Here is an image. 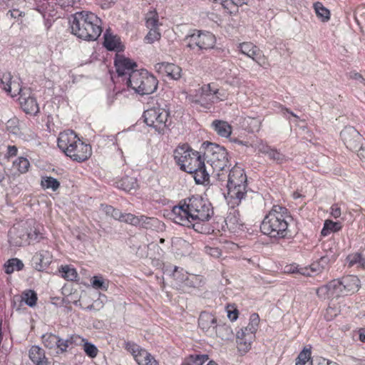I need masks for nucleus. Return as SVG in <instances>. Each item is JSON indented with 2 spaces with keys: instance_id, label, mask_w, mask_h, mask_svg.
Wrapping results in <instances>:
<instances>
[{
  "instance_id": "f257e3e1",
  "label": "nucleus",
  "mask_w": 365,
  "mask_h": 365,
  "mask_svg": "<svg viewBox=\"0 0 365 365\" xmlns=\"http://www.w3.org/2000/svg\"><path fill=\"white\" fill-rule=\"evenodd\" d=\"M170 215L175 223L202 232L203 227L201 222L210 220L213 215V210L210 202L196 195L180 202L173 208Z\"/></svg>"
},
{
  "instance_id": "f03ea898",
  "label": "nucleus",
  "mask_w": 365,
  "mask_h": 365,
  "mask_svg": "<svg viewBox=\"0 0 365 365\" xmlns=\"http://www.w3.org/2000/svg\"><path fill=\"white\" fill-rule=\"evenodd\" d=\"M174 158L182 170L194 175L197 184L208 182L210 170L205 166L199 153L194 151L187 144L175 148Z\"/></svg>"
},
{
  "instance_id": "7ed1b4c3",
  "label": "nucleus",
  "mask_w": 365,
  "mask_h": 365,
  "mask_svg": "<svg viewBox=\"0 0 365 365\" xmlns=\"http://www.w3.org/2000/svg\"><path fill=\"white\" fill-rule=\"evenodd\" d=\"M71 32L86 41H95L102 32L101 19L92 12H76L70 20Z\"/></svg>"
},
{
  "instance_id": "20e7f679",
  "label": "nucleus",
  "mask_w": 365,
  "mask_h": 365,
  "mask_svg": "<svg viewBox=\"0 0 365 365\" xmlns=\"http://www.w3.org/2000/svg\"><path fill=\"white\" fill-rule=\"evenodd\" d=\"M204 153L202 160H206L208 170H210V175L219 181L224 180L227 177L228 166L227 152L224 147L212 143H204L202 144Z\"/></svg>"
},
{
  "instance_id": "39448f33",
  "label": "nucleus",
  "mask_w": 365,
  "mask_h": 365,
  "mask_svg": "<svg viewBox=\"0 0 365 365\" xmlns=\"http://www.w3.org/2000/svg\"><path fill=\"white\" fill-rule=\"evenodd\" d=\"M288 215L287 209L279 205H274L264 217L260 229L262 233L271 237L283 238L288 234Z\"/></svg>"
},
{
  "instance_id": "423d86ee",
  "label": "nucleus",
  "mask_w": 365,
  "mask_h": 365,
  "mask_svg": "<svg viewBox=\"0 0 365 365\" xmlns=\"http://www.w3.org/2000/svg\"><path fill=\"white\" fill-rule=\"evenodd\" d=\"M227 204L232 208L238 206L246 197L247 192V176L240 167L232 168L227 175Z\"/></svg>"
},
{
  "instance_id": "0eeeda50",
  "label": "nucleus",
  "mask_w": 365,
  "mask_h": 365,
  "mask_svg": "<svg viewBox=\"0 0 365 365\" xmlns=\"http://www.w3.org/2000/svg\"><path fill=\"white\" fill-rule=\"evenodd\" d=\"M126 84L135 93L143 96L154 93L158 88V81L153 74L142 69L133 71L128 78Z\"/></svg>"
},
{
  "instance_id": "6e6552de",
  "label": "nucleus",
  "mask_w": 365,
  "mask_h": 365,
  "mask_svg": "<svg viewBox=\"0 0 365 365\" xmlns=\"http://www.w3.org/2000/svg\"><path fill=\"white\" fill-rule=\"evenodd\" d=\"M168 117L169 112L160 106L148 108L143 113L145 123L158 133H165L168 128Z\"/></svg>"
},
{
  "instance_id": "1a4fd4ad",
  "label": "nucleus",
  "mask_w": 365,
  "mask_h": 365,
  "mask_svg": "<svg viewBox=\"0 0 365 365\" xmlns=\"http://www.w3.org/2000/svg\"><path fill=\"white\" fill-rule=\"evenodd\" d=\"M184 42L186 47L193 51H207L213 48L216 43L215 36L210 32L197 31L187 36Z\"/></svg>"
},
{
  "instance_id": "9d476101",
  "label": "nucleus",
  "mask_w": 365,
  "mask_h": 365,
  "mask_svg": "<svg viewBox=\"0 0 365 365\" xmlns=\"http://www.w3.org/2000/svg\"><path fill=\"white\" fill-rule=\"evenodd\" d=\"M218 93L219 89L216 88L213 84L205 85L198 91L192 102L204 108H209L212 103L222 99L217 96Z\"/></svg>"
},
{
  "instance_id": "9b49d317",
  "label": "nucleus",
  "mask_w": 365,
  "mask_h": 365,
  "mask_svg": "<svg viewBox=\"0 0 365 365\" xmlns=\"http://www.w3.org/2000/svg\"><path fill=\"white\" fill-rule=\"evenodd\" d=\"M125 349L133 355L138 365H160L151 354L134 343L127 342Z\"/></svg>"
},
{
  "instance_id": "f8f14e48",
  "label": "nucleus",
  "mask_w": 365,
  "mask_h": 365,
  "mask_svg": "<svg viewBox=\"0 0 365 365\" xmlns=\"http://www.w3.org/2000/svg\"><path fill=\"white\" fill-rule=\"evenodd\" d=\"M240 52L252 58L260 66L267 65V60L263 52L255 44L251 42H243L238 46Z\"/></svg>"
},
{
  "instance_id": "ddd939ff",
  "label": "nucleus",
  "mask_w": 365,
  "mask_h": 365,
  "mask_svg": "<svg viewBox=\"0 0 365 365\" xmlns=\"http://www.w3.org/2000/svg\"><path fill=\"white\" fill-rule=\"evenodd\" d=\"M217 317L208 312H202L198 319L200 329L208 336L215 337L218 325Z\"/></svg>"
},
{
  "instance_id": "4468645a",
  "label": "nucleus",
  "mask_w": 365,
  "mask_h": 365,
  "mask_svg": "<svg viewBox=\"0 0 365 365\" xmlns=\"http://www.w3.org/2000/svg\"><path fill=\"white\" fill-rule=\"evenodd\" d=\"M32 237V234L21 225H14L9 232V242L13 246L21 247L29 243V239Z\"/></svg>"
},
{
  "instance_id": "2eb2a0df",
  "label": "nucleus",
  "mask_w": 365,
  "mask_h": 365,
  "mask_svg": "<svg viewBox=\"0 0 365 365\" xmlns=\"http://www.w3.org/2000/svg\"><path fill=\"white\" fill-rule=\"evenodd\" d=\"M334 280L338 282L336 287L339 296L356 292L360 282L359 278L355 275H347Z\"/></svg>"
},
{
  "instance_id": "dca6fc26",
  "label": "nucleus",
  "mask_w": 365,
  "mask_h": 365,
  "mask_svg": "<svg viewBox=\"0 0 365 365\" xmlns=\"http://www.w3.org/2000/svg\"><path fill=\"white\" fill-rule=\"evenodd\" d=\"M91 147L78 138L73 147L68 149L65 154L73 160L83 162L91 155Z\"/></svg>"
},
{
  "instance_id": "f3484780",
  "label": "nucleus",
  "mask_w": 365,
  "mask_h": 365,
  "mask_svg": "<svg viewBox=\"0 0 365 365\" xmlns=\"http://www.w3.org/2000/svg\"><path fill=\"white\" fill-rule=\"evenodd\" d=\"M340 136L346 147L351 150H357L360 145L361 136L353 127H346L340 133Z\"/></svg>"
},
{
  "instance_id": "a211bd4d",
  "label": "nucleus",
  "mask_w": 365,
  "mask_h": 365,
  "mask_svg": "<svg viewBox=\"0 0 365 365\" xmlns=\"http://www.w3.org/2000/svg\"><path fill=\"white\" fill-rule=\"evenodd\" d=\"M114 65L116 72L119 76L125 75H128L130 76V74L133 71H136L135 70V68L137 67V64L134 61L119 53L115 54Z\"/></svg>"
},
{
  "instance_id": "6ab92c4d",
  "label": "nucleus",
  "mask_w": 365,
  "mask_h": 365,
  "mask_svg": "<svg viewBox=\"0 0 365 365\" xmlns=\"http://www.w3.org/2000/svg\"><path fill=\"white\" fill-rule=\"evenodd\" d=\"M78 139L77 135L73 130L63 131L58 138V146L64 153H66L68 149L73 147Z\"/></svg>"
},
{
  "instance_id": "aec40b11",
  "label": "nucleus",
  "mask_w": 365,
  "mask_h": 365,
  "mask_svg": "<svg viewBox=\"0 0 365 365\" xmlns=\"http://www.w3.org/2000/svg\"><path fill=\"white\" fill-rule=\"evenodd\" d=\"M155 69L158 73H165L174 80H178L181 78L182 69L174 63H158L155 65Z\"/></svg>"
},
{
  "instance_id": "412c9836",
  "label": "nucleus",
  "mask_w": 365,
  "mask_h": 365,
  "mask_svg": "<svg viewBox=\"0 0 365 365\" xmlns=\"http://www.w3.org/2000/svg\"><path fill=\"white\" fill-rule=\"evenodd\" d=\"M19 100L21 108L26 113L35 115L38 113V105L36 99L33 96H31L29 91L21 94Z\"/></svg>"
},
{
  "instance_id": "4be33fe9",
  "label": "nucleus",
  "mask_w": 365,
  "mask_h": 365,
  "mask_svg": "<svg viewBox=\"0 0 365 365\" xmlns=\"http://www.w3.org/2000/svg\"><path fill=\"white\" fill-rule=\"evenodd\" d=\"M336 284H338V282L332 280L327 284L318 288L316 292L318 297L322 299H327L339 297Z\"/></svg>"
},
{
  "instance_id": "5701e85b",
  "label": "nucleus",
  "mask_w": 365,
  "mask_h": 365,
  "mask_svg": "<svg viewBox=\"0 0 365 365\" xmlns=\"http://www.w3.org/2000/svg\"><path fill=\"white\" fill-rule=\"evenodd\" d=\"M35 268L41 271L47 267L51 262V256L48 251L41 250L36 252L32 258Z\"/></svg>"
},
{
  "instance_id": "b1692460",
  "label": "nucleus",
  "mask_w": 365,
  "mask_h": 365,
  "mask_svg": "<svg viewBox=\"0 0 365 365\" xmlns=\"http://www.w3.org/2000/svg\"><path fill=\"white\" fill-rule=\"evenodd\" d=\"M255 338V335H249L240 331L237 333V343L240 351L246 353L251 347V344Z\"/></svg>"
},
{
  "instance_id": "393cba45",
  "label": "nucleus",
  "mask_w": 365,
  "mask_h": 365,
  "mask_svg": "<svg viewBox=\"0 0 365 365\" xmlns=\"http://www.w3.org/2000/svg\"><path fill=\"white\" fill-rule=\"evenodd\" d=\"M84 339L78 335H72L66 339L59 338L57 348L60 349L61 352H65L70 346L81 345Z\"/></svg>"
},
{
  "instance_id": "a878e982",
  "label": "nucleus",
  "mask_w": 365,
  "mask_h": 365,
  "mask_svg": "<svg viewBox=\"0 0 365 365\" xmlns=\"http://www.w3.org/2000/svg\"><path fill=\"white\" fill-rule=\"evenodd\" d=\"M212 126L221 137L228 138L232 133V127L226 121L215 120L212 122Z\"/></svg>"
},
{
  "instance_id": "bb28decb",
  "label": "nucleus",
  "mask_w": 365,
  "mask_h": 365,
  "mask_svg": "<svg viewBox=\"0 0 365 365\" xmlns=\"http://www.w3.org/2000/svg\"><path fill=\"white\" fill-rule=\"evenodd\" d=\"M104 46L110 51H120L122 46L120 45V41L118 37L111 34L106 32L104 34Z\"/></svg>"
},
{
  "instance_id": "cd10ccee",
  "label": "nucleus",
  "mask_w": 365,
  "mask_h": 365,
  "mask_svg": "<svg viewBox=\"0 0 365 365\" xmlns=\"http://www.w3.org/2000/svg\"><path fill=\"white\" fill-rule=\"evenodd\" d=\"M116 184L118 187L126 192L135 190L138 187L136 178L129 176L123 178L117 182Z\"/></svg>"
},
{
  "instance_id": "c85d7f7f",
  "label": "nucleus",
  "mask_w": 365,
  "mask_h": 365,
  "mask_svg": "<svg viewBox=\"0 0 365 365\" xmlns=\"http://www.w3.org/2000/svg\"><path fill=\"white\" fill-rule=\"evenodd\" d=\"M29 358L34 363H46L48 359L45 356L44 351L38 346H32L29 349Z\"/></svg>"
},
{
  "instance_id": "c756f323",
  "label": "nucleus",
  "mask_w": 365,
  "mask_h": 365,
  "mask_svg": "<svg viewBox=\"0 0 365 365\" xmlns=\"http://www.w3.org/2000/svg\"><path fill=\"white\" fill-rule=\"evenodd\" d=\"M145 26L148 29H159L161 24L159 22V16L155 9L150 10L145 16Z\"/></svg>"
},
{
  "instance_id": "7c9ffc66",
  "label": "nucleus",
  "mask_w": 365,
  "mask_h": 365,
  "mask_svg": "<svg viewBox=\"0 0 365 365\" xmlns=\"http://www.w3.org/2000/svg\"><path fill=\"white\" fill-rule=\"evenodd\" d=\"M259 322V317L257 314H252L250 316V322L248 325L245 327L244 329H242L240 331L245 332L246 334L249 335H255V332L257 330Z\"/></svg>"
},
{
  "instance_id": "2f4dec72",
  "label": "nucleus",
  "mask_w": 365,
  "mask_h": 365,
  "mask_svg": "<svg viewBox=\"0 0 365 365\" xmlns=\"http://www.w3.org/2000/svg\"><path fill=\"white\" fill-rule=\"evenodd\" d=\"M216 335L215 337H219L222 340H228L232 336V331L230 326L225 324H218L216 327Z\"/></svg>"
},
{
  "instance_id": "473e14b6",
  "label": "nucleus",
  "mask_w": 365,
  "mask_h": 365,
  "mask_svg": "<svg viewBox=\"0 0 365 365\" xmlns=\"http://www.w3.org/2000/svg\"><path fill=\"white\" fill-rule=\"evenodd\" d=\"M207 359V354L190 355L183 360L181 365H202Z\"/></svg>"
},
{
  "instance_id": "72a5a7b5",
  "label": "nucleus",
  "mask_w": 365,
  "mask_h": 365,
  "mask_svg": "<svg viewBox=\"0 0 365 365\" xmlns=\"http://www.w3.org/2000/svg\"><path fill=\"white\" fill-rule=\"evenodd\" d=\"M20 298L21 301L24 302L31 307H33L36 304L38 299L36 293L31 289H28L22 292Z\"/></svg>"
},
{
  "instance_id": "f704fd0d",
  "label": "nucleus",
  "mask_w": 365,
  "mask_h": 365,
  "mask_svg": "<svg viewBox=\"0 0 365 365\" xmlns=\"http://www.w3.org/2000/svg\"><path fill=\"white\" fill-rule=\"evenodd\" d=\"M4 267L6 274H11L14 271L21 270L24 267V264L20 259L13 258L7 261Z\"/></svg>"
},
{
  "instance_id": "c9c22d12",
  "label": "nucleus",
  "mask_w": 365,
  "mask_h": 365,
  "mask_svg": "<svg viewBox=\"0 0 365 365\" xmlns=\"http://www.w3.org/2000/svg\"><path fill=\"white\" fill-rule=\"evenodd\" d=\"M341 229V224L339 222H333L327 220L324 222V227L321 234L323 236L329 235L331 232H337Z\"/></svg>"
},
{
  "instance_id": "e433bc0d",
  "label": "nucleus",
  "mask_w": 365,
  "mask_h": 365,
  "mask_svg": "<svg viewBox=\"0 0 365 365\" xmlns=\"http://www.w3.org/2000/svg\"><path fill=\"white\" fill-rule=\"evenodd\" d=\"M315 271L313 267L309 270L307 267H299L297 264H290L285 267V272L291 274H299L304 276H310L311 272Z\"/></svg>"
},
{
  "instance_id": "4c0bfd02",
  "label": "nucleus",
  "mask_w": 365,
  "mask_h": 365,
  "mask_svg": "<svg viewBox=\"0 0 365 365\" xmlns=\"http://www.w3.org/2000/svg\"><path fill=\"white\" fill-rule=\"evenodd\" d=\"M349 266L357 265V267L365 268V259L361 253L356 252L348 255L346 258Z\"/></svg>"
},
{
  "instance_id": "58836bf2",
  "label": "nucleus",
  "mask_w": 365,
  "mask_h": 365,
  "mask_svg": "<svg viewBox=\"0 0 365 365\" xmlns=\"http://www.w3.org/2000/svg\"><path fill=\"white\" fill-rule=\"evenodd\" d=\"M314 8L317 16L320 18L322 21H328L330 19L329 10L325 8L321 2L315 3Z\"/></svg>"
},
{
  "instance_id": "ea45409f",
  "label": "nucleus",
  "mask_w": 365,
  "mask_h": 365,
  "mask_svg": "<svg viewBox=\"0 0 365 365\" xmlns=\"http://www.w3.org/2000/svg\"><path fill=\"white\" fill-rule=\"evenodd\" d=\"M42 342L46 348L53 349L57 347L59 337L51 333H46L42 336Z\"/></svg>"
},
{
  "instance_id": "a19ab883",
  "label": "nucleus",
  "mask_w": 365,
  "mask_h": 365,
  "mask_svg": "<svg viewBox=\"0 0 365 365\" xmlns=\"http://www.w3.org/2000/svg\"><path fill=\"white\" fill-rule=\"evenodd\" d=\"M13 167L20 173H25L29 170L30 163L27 158L19 157L14 161Z\"/></svg>"
},
{
  "instance_id": "79ce46f5",
  "label": "nucleus",
  "mask_w": 365,
  "mask_h": 365,
  "mask_svg": "<svg viewBox=\"0 0 365 365\" xmlns=\"http://www.w3.org/2000/svg\"><path fill=\"white\" fill-rule=\"evenodd\" d=\"M4 90L11 96H21L24 92L29 91L27 89H22L19 83L16 81H13L8 86L4 87Z\"/></svg>"
},
{
  "instance_id": "37998d69",
  "label": "nucleus",
  "mask_w": 365,
  "mask_h": 365,
  "mask_svg": "<svg viewBox=\"0 0 365 365\" xmlns=\"http://www.w3.org/2000/svg\"><path fill=\"white\" fill-rule=\"evenodd\" d=\"M185 277L184 285L188 287H198L201 284V279L195 274H183Z\"/></svg>"
},
{
  "instance_id": "c03bdc74",
  "label": "nucleus",
  "mask_w": 365,
  "mask_h": 365,
  "mask_svg": "<svg viewBox=\"0 0 365 365\" xmlns=\"http://www.w3.org/2000/svg\"><path fill=\"white\" fill-rule=\"evenodd\" d=\"M60 272H61V275L64 279L70 281L76 279L78 277L76 269L70 267L68 265L61 267Z\"/></svg>"
},
{
  "instance_id": "a18cd8bd",
  "label": "nucleus",
  "mask_w": 365,
  "mask_h": 365,
  "mask_svg": "<svg viewBox=\"0 0 365 365\" xmlns=\"http://www.w3.org/2000/svg\"><path fill=\"white\" fill-rule=\"evenodd\" d=\"M91 284L94 289L106 291L108 287V282L101 276H94L91 279Z\"/></svg>"
},
{
  "instance_id": "49530a36",
  "label": "nucleus",
  "mask_w": 365,
  "mask_h": 365,
  "mask_svg": "<svg viewBox=\"0 0 365 365\" xmlns=\"http://www.w3.org/2000/svg\"><path fill=\"white\" fill-rule=\"evenodd\" d=\"M149 31L145 36V42L147 43H153L156 41H159L161 38V34L159 29L152 28L148 29Z\"/></svg>"
},
{
  "instance_id": "de8ad7c7",
  "label": "nucleus",
  "mask_w": 365,
  "mask_h": 365,
  "mask_svg": "<svg viewBox=\"0 0 365 365\" xmlns=\"http://www.w3.org/2000/svg\"><path fill=\"white\" fill-rule=\"evenodd\" d=\"M41 185L44 188H51L55 191L59 187L60 183L56 178L52 177H46L42 179Z\"/></svg>"
},
{
  "instance_id": "09e8293b",
  "label": "nucleus",
  "mask_w": 365,
  "mask_h": 365,
  "mask_svg": "<svg viewBox=\"0 0 365 365\" xmlns=\"http://www.w3.org/2000/svg\"><path fill=\"white\" fill-rule=\"evenodd\" d=\"M119 221L123 222L134 226H138L139 225V220L138 216H135L131 213H122L121 212V217L118 219Z\"/></svg>"
},
{
  "instance_id": "8fccbe9b",
  "label": "nucleus",
  "mask_w": 365,
  "mask_h": 365,
  "mask_svg": "<svg viewBox=\"0 0 365 365\" xmlns=\"http://www.w3.org/2000/svg\"><path fill=\"white\" fill-rule=\"evenodd\" d=\"M267 156L277 163H282L285 160V156L274 148L270 149Z\"/></svg>"
},
{
  "instance_id": "3c124183",
  "label": "nucleus",
  "mask_w": 365,
  "mask_h": 365,
  "mask_svg": "<svg viewBox=\"0 0 365 365\" xmlns=\"http://www.w3.org/2000/svg\"><path fill=\"white\" fill-rule=\"evenodd\" d=\"M81 345H83V351L89 357L95 358L97 356L98 351L94 344L89 343L84 339V341L82 342Z\"/></svg>"
},
{
  "instance_id": "603ef678",
  "label": "nucleus",
  "mask_w": 365,
  "mask_h": 365,
  "mask_svg": "<svg viewBox=\"0 0 365 365\" xmlns=\"http://www.w3.org/2000/svg\"><path fill=\"white\" fill-rule=\"evenodd\" d=\"M102 210L106 215L110 216L115 220H118L121 217V212L110 205H102Z\"/></svg>"
},
{
  "instance_id": "864d4df0",
  "label": "nucleus",
  "mask_w": 365,
  "mask_h": 365,
  "mask_svg": "<svg viewBox=\"0 0 365 365\" xmlns=\"http://www.w3.org/2000/svg\"><path fill=\"white\" fill-rule=\"evenodd\" d=\"M311 356V351L309 349H303L298 355L296 359L295 365H304L308 361Z\"/></svg>"
},
{
  "instance_id": "5fc2aeb1",
  "label": "nucleus",
  "mask_w": 365,
  "mask_h": 365,
  "mask_svg": "<svg viewBox=\"0 0 365 365\" xmlns=\"http://www.w3.org/2000/svg\"><path fill=\"white\" fill-rule=\"evenodd\" d=\"M253 147L255 148V150H257L259 153H261L266 155L272 148L271 146H269L262 140H259L255 143Z\"/></svg>"
},
{
  "instance_id": "6e6d98bb",
  "label": "nucleus",
  "mask_w": 365,
  "mask_h": 365,
  "mask_svg": "<svg viewBox=\"0 0 365 365\" xmlns=\"http://www.w3.org/2000/svg\"><path fill=\"white\" fill-rule=\"evenodd\" d=\"M183 274H187V272H184L182 269H180L179 270V268L178 267H175L174 271H173V277L176 280L177 284L180 285L181 284L185 283V277H183Z\"/></svg>"
},
{
  "instance_id": "4d7b16f0",
  "label": "nucleus",
  "mask_w": 365,
  "mask_h": 365,
  "mask_svg": "<svg viewBox=\"0 0 365 365\" xmlns=\"http://www.w3.org/2000/svg\"><path fill=\"white\" fill-rule=\"evenodd\" d=\"M138 220L140 221L138 226H141L142 227H144L146 229L150 227L151 225H153L152 222L155 221L154 218L148 217L145 215L138 216Z\"/></svg>"
},
{
  "instance_id": "13d9d810",
  "label": "nucleus",
  "mask_w": 365,
  "mask_h": 365,
  "mask_svg": "<svg viewBox=\"0 0 365 365\" xmlns=\"http://www.w3.org/2000/svg\"><path fill=\"white\" fill-rule=\"evenodd\" d=\"M205 252L215 258L220 257L222 254L221 250L218 247H212L208 245L205 247Z\"/></svg>"
},
{
  "instance_id": "bf43d9fd",
  "label": "nucleus",
  "mask_w": 365,
  "mask_h": 365,
  "mask_svg": "<svg viewBox=\"0 0 365 365\" xmlns=\"http://www.w3.org/2000/svg\"><path fill=\"white\" fill-rule=\"evenodd\" d=\"M0 81L3 85V88L8 86L13 81L12 76L9 72L3 73L0 75Z\"/></svg>"
},
{
  "instance_id": "052dcab7",
  "label": "nucleus",
  "mask_w": 365,
  "mask_h": 365,
  "mask_svg": "<svg viewBox=\"0 0 365 365\" xmlns=\"http://www.w3.org/2000/svg\"><path fill=\"white\" fill-rule=\"evenodd\" d=\"M100 297L106 298L105 295H101ZM103 307V299L99 298L98 300L95 301L93 304L88 306L86 307L88 310H99Z\"/></svg>"
},
{
  "instance_id": "680f3d73",
  "label": "nucleus",
  "mask_w": 365,
  "mask_h": 365,
  "mask_svg": "<svg viewBox=\"0 0 365 365\" xmlns=\"http://www.w3.org/2000/svg\"><path fill=\"white\" fill-rule=\"evenodd\" d=\"M225 222L229 230H234L235 228L236 225L237 224V220L235 219L231 215H228L225 218Z\"/></svg>"
},
{
  "instance_id": "e2e57ef3",
  "label": "nucleus",
  "mask_w": 365,
  "mask_h": 365,
  "mask_svg": "<svg viewBox=\"0 0 365 365\" xmlns=\"http://www.w3.org/2000/svg\"><path fill=\"white\" fill-rule=\"evenodd\" d=\"M115 2V0H98L97 4L103 9H108L110 8Z\"/></svg>"
},
{
  "instance_id": "0e129e2a",
  "label": "nucleus",
  "mask_w": 365,
  "mask_h": 365,
  "mask_svg": "<svg viewBox=\"0 0 365 365\" xmlns=\"http://www.w3.org/2000/svg\"><path fill=\"white\" fill-rule=\"evenodd\" d=\"M32 234V237H29V240L38 241L40 239L43 238L42 233L40 230L39 227H35L32 232H30Z\"/></svg>"
},
{
  "instance_id": "69168bd1",
  "label": "nucleus",
  "mask_w": 365,
  "mask_h": 365,
  "mask_svg": "<svg viewBox=\"0 0 365 365\" xmlns=\"http://www.w3.org/2000/svg\"><path fill=\"white\" fill-rule=\"evenodd\" d=\"M330 214L334 218H339L341 216V209L337 204H334L331 207Z\"/></svg>"
},
{
  "instance_id": "338daca9",
  "label": "nucleus",
  "mask_w": 365,
  "mask_h": 365,
  "mask_svg": "<svg viewBox=\"0 0 365 365\" xmlns=\"http://www.w3.org/2000/svg\"><path fill=\"white\" fill-rule=\"evenodd\" d=\"M76 1V0H58L57 5L66 9L73 6Z\"/></svg>"
},
{
  "instance_id": "774afa93",
  "label": "nucleus",
  "mask_w": 365,
  "mask_h": 365,
  "mask_svg": "<svg viewBox=\"0 0 365 365\" xmlns=\"http://www.w3.org/2000/svg\"><path fill=\"white\" fill-rule=\"evenodd\" d=\"M349 76L351 79H353V80H356V81H360L361 83H363L364 84L365 83L364 81H365V79L364 78V77L362 76V75L359 73H357L356 71H351L349 73Z\"/></svg>"
}]
</instances>
